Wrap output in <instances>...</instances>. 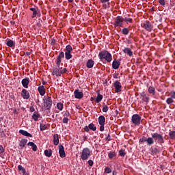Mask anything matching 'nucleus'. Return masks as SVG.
Segmentation results:
<instances>
[{
  "mask_svg": "<svg viewBox=\"0 0 175 175\" xmlns=\"http://www.w3.org/2000/svg\"><path fill=\"white\" fill-rule=\"evenodd\" d=\"M67 70L66 68H62L59 66H56L53 68L52 75L53 76H56L57 77H59L62 73H66Z\"/></svg>",
  "mask_w": 175,
  "mask_h": 175,
  "instance_id": "nucleus-1",
  "label": "nucleus"
},
{
  "mask_svg": "<svg viewBox=\"0 0 175 175\" xmlns=\"http://www.w3.org/2000/svg\"><path fill=\"white\" fill-rule=\"evenodd\" d=\"M98 58L100 59H105L107 62H111V54L107 51H103L99 53Z\"/></svg>",
  "mask_w": 175,
  "mask_h": 175,
  "instance_id": "nucleus-2",
  "label": "nucleus"
},
{
  "mask_svg": "<svg viewBox=\"0 0 175 175\" xmlns=\"http://www.w3.org/2000/svg\"><path fill=\"white\" fill-rule=\"evenodd\" d=\"M151 136H152V139L155 140V142H157L159 144H163V143H165V139L162 134L154 133H152Z\"/></svg>",
  "mask_w": 175,
  "mask_h": 175,
  "instance_id": "nucleus-3",
  "label": "nucleus"
},
{
  "mask_svg": "<svg viewBox=\"0 0 175 175\" xmlns=\"http://www.w3.org/2000/svg\"><path fill=\"white\" fill-rule=\"evenodd\" d=\"M90 157H91V150L90 148H83L81 152V159H82V161H87Z\"/></svg>",
  "mask_w": 175,
  "mask_h": 175,
  "instance_id": "nucleus-4",
  "label": "nucleus"
},
{
  "mask_svg": "<svg viewBox=\"0 0 175 175\" xmlns=\"http://www.w3.org/2000/svg\"><path fill=\"white\" fill-rule=\"evenodd\" d=\"M44 106L46 110H50L51 107H53V100L51 99V97L49 96H45L44 97Z\"/></svg>",
  "mask_w": 175,
  "mask_h": 175,
  "instance_id": "nucleus-5",
  "label": "nucleus"
},
{
  "mask_svg": "<svg viewBox=\"0 0 175 175\" xmlns=\"http://www.w3.org/2000/svg\"><path fill=\"white\" fill-rule=\"evenodd\" d=\"M131 122L135 126H139L142 122V116L137 113L133 115L131 117Z\"/></svg>",
  "mask_w": 175,
  "mask_h": 175,
  "instance_id": "nucleus-6",
  "label": "nucleus"
},
{
  "mask_svg": "<svg viewBox=\"0 0 175 175\" xmlns=\"http://www.w3.org/2000/svg\"><path fill=\"white\" fill-rule=\"evenodd\" d=\"M113 25H114L115 28L117 27H123L124 26V17H122L121 16H118L115 18Z\"/></svg>",
  "mask_w": 175,
  "mask_h": 175,
  "instance_id": "nucleus-7",
  "label": "nucleus"
},
{
  "mask_svg": "<svg viewBox=\"0 0 175 175\" xmlns=\"http://www.w3.org/2000/svg\"><path fill=\"white\" fill-rule=\"evenodd\" d=\"M142 28H144V29H146V31H148V32H151V31H152V28H154V26H152L151 23L148 21H146L142 23Z\"/></svg>",
  "mask_w": 175,
  "mask_h": 175,
  "instance_id": "nucleus-8",
  "label": "nucleus"
},
{
  "mask_svg": "<svg viewBox=\"0 0 175 175\" xmlns=\"http://www.w3.org/2000/svg\"><path fill=\"white\" fill-rule=\"evenodd\" d=\"M145 142H146L148 146H152V144H154V139L151 137L147 138L146 137L143 136L139 139V143H145Z\"/></svg>",
  "mask_w": 175,
  "mask_h": 175,
  "instance_id": "nucleus-9",
  "label": "nucleus"
},
{
  "mask_svg": "<svg viewBox=\"0 0 175 175\" xmlns=\"http://www.w3.org/2000/svg\"><path fill=\"white\" fill-rule=\"evenodd\" d=\"M141 99L146 103L150 102V96L146 94V92H143L140 94Z\"/></svg>",
  "mask_w": 175,
  "mask_h": 175,
  "instance_id": "nucleus-10",
  "label": "nucleus"
},
{
  "mask_svg": "<svg viewBox=\"0 0 175 175\" xmlns=\"http://www.w3.org/2000/svg\"><path fill=\"white\" fill-rule=\"evenodd\" d=\"M74 96L76 99H81L84 96L83 92H79V90H75L74 92Z\"/></svg>",
  "mask_w": 175,
  "mask_h": 175,
  "instance_id": "nucleus-11",
  "label": "nucleus"
},
{
  "mask_svg": "<svg viewBox=\"0 0 175 175\" xmlns=\"http://www.w3.org/2000/svg\"><path fill=\"white\" fill-rule=\"evenodd\" d=\"M59 154L61 158H65L66 154H65V150L64 148V146L59 144Z\"/></svg>",
  "mask_w": 175,
  "mask_h": 175,
  "instance_id": "nucleus-12",
  "label": "nucleus"
},
{
  "mask_svg": "<svg viewBox=\"0 0 175 175\" xmlns=\"http://www.w3.org/2000/svg\"><path fill=\"white\" fill-rule=\"evenodd\" d=\"M62 58H65V53L64 52H60L59 55L57 56V58L56 59V64L57 65H58L59 66V65H61V59H62Z\"/></svg>",
  "mask_w": 175,
  "mask_h": 175,
  "instance_id": "nucleus-13",
  "label": "nucleus"
},
{
  "mask_svg": "<svg viewBox=\"0 0 175 175\" xmlns=\"http://www.w3.org/2000/svg\"><path fill=\"white\" fill-rule=\"evenodd\" d=\"M21 95L23 99H29V92L25 89L21 91Z\"/></svg>",
  "mask_w": 175,
  "mask_h": 175,
  "instance_id": "nucleus-14",
  "label": "nucleus"
},
{
  "mask_svg": "<svg viewBox=\"0 0 175 175\" xmlns=\"http://www.w3.org/2000/svg\"><path fill=\"white\" fill-rule=\"evenodd\" d=\"M113 86L116 89V92H121V88L122 86L121 85V83L120 81H116V82H114Z\"/></svg>",
  "mask_w": 175,
  "mask_h": 175,
  "instance_id": "nucleus-15",
  "label": "nucleus"
},
{
  "mask_svg": "<svg viewBox=\"0 0 175 175\" xmlns=\"http://www.w3.org/2000/svg\"><path fill=\"white\" fill-rule=\"evenodd\" d=\"M31 12H33V14L31 15V18H35L37 14H39V8H31L29 9Z\"/></svg>",
  "mask_w": 175,
  "mask_h": 175,
  "instance_id": "nucleus-16",
  "label": "nucleus"
},
{
  "mask_svg": "<svg viewBox=\"0 0 175 175\" xmlns=\"http://www.w3.org/2000/svg\"><path fill=\"white\" fill-rule=\"evenodd\" d=\"M38 90L41 96H44V94H46V89L44 85L39 86Z\"/></svg>",
  "mask_w": 175,
  "mask_h": 175,
  "instance_id": "nucleus-17",
  "label": "nucleus"
},
{
  "mask_svg": "<svg viewBox=\"0 0 175 175\" xmlns=\"http://www.w3.org/2000/svg\"><path fill=\"white\" fill-rule=\"evenodd\" d=\"M29 84V78H25L22 80V85L24 88H28V85Z\"/></svg>",
  "mask_w": 175,
  "mask_h": 175,
  "instance_id": "nucleus-18",
  "label": "nucleus"
},
{
  "mask_svg": "<svg viewBox=\"0 0 175 175\" xmlns=\"http://www.w3.org/2000/svg\"><path fill=\"white\" fill-rule=\"evenodd\" d=\"M108 158H109V159H116V158H117V152L110 151L108 154Z\"/></svg>",
  "mask_w": 175,
  "mask_h": 175,
  "instance_id": "nucleus-19",
  "label": "nucleus"
},
{
  "mask_svg": "<svg viewBox=\"0 0 175 175\" xmlns=\"http://www.w3.org/2000/svg\"><path fill=\"white\" fill-rule=\"evenodd\" d=\"M19 133L23 136H27V137H32V135L25 130H19Z\"/></svg>",
  "mask_w": 175,
  "mask_h": 175,
  "instance_id": "nucleus-20",
  "label": "nucleus"
},
{
  "mask_svg": "<svg viewBox=\"0 0 175 175\" xmlns=\"http://www.w3.org/2000/svg\"><path fill=\"white\" fill-rule=\"evenodd\" d=\"M123 52L124 53V54H128L129 57H132V55H133V52L132 51L131 48H124Z\"/></svg>",
  "mask_w": 175,
  "mask_h": 175,
  "instance_id": "nucleus-21",
  "label": "nucleus"
},
{
  "mask_svg": "<svg viewBox=\"0 0 175 175\" xmlns=\"http://www.w3.org/2000/svg\"><path fill=\"white\" fill-rule=\"evenodd\" d=\"M105 122H106V118H105L103 116H100L98 117V124L99 125H105Z\"/></svg>",
  "mask_w": 175,
  "mask_h": 175,
  "instance_id": "nucleus-22",
  "label": "nucleus"
},
{
  "mask_svg": "<svg viewBox=\"0 0 175 175\" xmlns=\"http://www.w3.org/2000/svg\"><path fill=\"white\" fill-rule=\"evenodd\" d=\"M27 143H28V139H23L21 140L19 143V146L21 148H24L25 146H27Z\"/></svg>",
  "mask_w": 175,
  "mask_h": 175,
  "instance_id": "nucleus-23",
  "label": "nucleus"
},
{
  "mask_svg": "<svg viewBox=\"0 0 175 175\" xmlns=\"http://www.w3.org/2000/svg\"><path fill=\"white\" fill-rule=\"evenodd\" d=\"M53 144L55 146H58V144H59V139L58 138V134H55L53 135Z\"/></svg>",
  "mask_w": 175,
  "mask_h": 175,
  "instance_id": "nucleus-24",
  "label": "nucleus"
},
{
  "mask_svg": "<svg viewBox=\"0 0 175 175\" xmlns=\"http://www.w3.org/2000/svg\"><path fill=\"white\" fill-rule=\"evenodd\" d=\"M27 146H29L30 147H31L33 151H38V146H36V144H35V143L29 142L27 144Z\"/></svg>",
  "mask_w": 175,
  "mask_h": 175,
  "instance_id": "nucleus-25",
  "label": "nucleus"
},
{
  "mask_svg": "<svg viewBox=\"0 0 175 175\" xmlns=\"http://www.w3.org/2000/svg\"><path fill=\"white\" fill-rule=\"evenodd\" d=\"M31 117L34 121H38V120H39V117H40V115L37 111H34Z\"/></svg>",
  "mask_w": 175,
  "mask_h": 175,
  "instance_id": "nucleus-26",
  "label": "nucleus"
},
{
  "mask_svg": "<svg viewBox=\"0 0 175 175\" xmlns=\"http://www.w3.org/2000/svg\"><path fill=\"white\" fill-rule=\"evenodd\" d=\"M45 157L50 158L53 155V150L51 149L44 150Z\"/></svg>",
  "mask_w": 175,
  "mask_h": 175,
  "instance_id": "nucleus-27",
  "label": "nucleus"
},
{
  "mask_svg": "<svg viewBox=\"0 0 175 175\" xmlns=\"http://www.w3.org/2000/svg\"><path fill=\"white\" fill-rule=\"evenodd\" d=\"M103 99V95L98 93L95 100L96 103H99V102H101Z\"/></svg>",
  "mask_w": 175,
  "mask_h": 175,
  "instance_id": "nucleus-28",
  "label": "nucleus"
},
{
  "mask_svg": "<svg viewBox=\"0 0 175 175\" xmlns=\"http://www.w3.org/2000/svg\"><path fill=\"white\" fill-rule=\"evenodd\" d=\"M148 92L149 94H152V95H155V88L150 86L148 89Z\"/></svg>",
  "mask_w": 175,
  "mask_h": 175,
  "instance_id": "nucleus-29",
  "label": "nucleus"
},
{
  "mask_svg": "<svg viewBox=\"0 0 175 175\" xmlns=\"http://www.w3.org/2000/svg\"><path fill=\"white\" fill-rule=\"evenodd\" d=\"M169 136L171 140H175V131H170Z\"/></svg>",
  "mask_w": 175,
  "mask_h": 175,
  "instance_id": "nucleus-30",
  "label": "nucleus"
},
{
  "mask_svg": "<svg viewBox=\"0 0 175 175\" xmlns=\"http://www.w3.org/2000/svg\"><path fill=\"white\" fill-rule=\"evenodd\" d=\"M57 107L58 110H59L60 111H62V110H64V104L62 103H57Z\"/></svg>",
  "mask_w": 175,
  "mask_h": 175,
  "instance_id": "nucleus-31",
  "label": "nucleus"
},
{
  "mask_svg": "<svg viewBox=\"0 0 175 175\" xmlns=\"http://www.w3.org/2000/svg\"><path fill=\"white\" fill-rule=\"evenodd\" d=\"M88 128L89 129H90L91 131H96V126H95V124H94V123H90L89 125H88Z\"/></svg>",
  "mask_w": 175,
  "mask_h": 175,
  "instance_id": "nucleus-32",
  "label": "nucleus"
},
{
  "mask_svg": "<svg viewBox=\"0 0 175 175\" xmlns=\"http://www.w3.org/2000/svg\"><path fill=\"white\" fill-rule=\"evenodd\" d=\"M18 170H20V172H22L23 174H25V173H27V172L25 171V168L23 167V165H18Z\"/></svg>",
  "mask_w": 175,
  "mask_h": 175,
  "instance_id": "nucleus-33",
  "label": "nucleus"
},
{
  "mask_svg": "<svg viewBox=\"0 0 175 175\" xmlns=\"http://www.w3.org/2000/svg\"><path fill=\"white\" fill-rule=\"evenodd\" d=\"M6 44L7 46H8V47H13V46H14V42H13V40H9L7 42Z\"/></svg>",
  "mask_w": 175,
  "mask_h": 175,
  "instance_id": "nucleus-34",
  "label": "nucleus"
},
{
  "mask_svg": "<svg viewBox=\"0 0 175 175\" xmlns=\"http://www.w3.org/2000/svg\"><path fill=\"white\" fill-rule=\"evenodd\" d=\"M120 61H118V59H115L112 63V66H120Z\"/></svg>",
  "mask_w": 175,
  "mask_h": 175,
  "instance_id": "nucleus-35",
  "label": "nucleus"
},
{
  "mask_svg": "<svg viewBox=\"0 0 175 175\" xmlns=\"http://www.w3.org/2000/svg\"><path fill=\"white\" fill-rule=\"evenodd\" d=\"M65 58L66 59H70V58H72V54H70V52L65 53Z\"/></svg>",
  "mask_w": 175,
  "mask_h": 175,
  "instance_id": "nucleus-36",
  "label": "nucleus"
},
{
  "mask_svg": "<svg viewBox=\"0 0 175 175\" xmlns=\"http://www.w3.org/2000/svg\"><path fill=\"white\" fill-rule=\"evenodd\" d=\"M86 66H94V60H92V59H89V60L87 62Z\"/></svg>",
  "mask_w": 175,
  "mask_h": 175,
  "instance_id": "nucleus-37",
  "label": "nucleus"
},
{
  "mask_svg": "<svg viewBox=\"0 0 175 175\" xmlns=\"http://www.w3.org/2000/svg\"><path fill=\"white\" fill-rule=\"evenodd\" d=\"M66 53H72V51L73 49H72V46H70V45H67V46H66Z\"/></svg>",
  "mask_w": 175,
  "mask_h": 175,
  "instance_id": "nucleus-38",
  "label": "nucleus"
},
{
  "mask_svg": "<svg viewBox=\"0 0 175 175\" xmlns=\"http://www.w3.org/2000/svg\"><path fill=\"white\" fill-rule=\"evenodd\" d=\"M122 33H123V35H128V33H129V29L124 28L122 29Z\"/></svg>",
  "mask_w": 175,
  "mask_h": 175,
  "instance_id": "nucleus-39",
  "label": "nucleus"
},
{
  "mask_svg": "<svg viewBox=\"0 0 175 175\" xmlns=\"http://www.w3.org/2000/svg\"><path fill=\"white\" fill-rule=\"evenodd\" d=\"M124 21H125L126 23H132V21H133V20L132 19V18H129V17H124Z\"/></svg>",
  "mask_w": 175,
  "mask_h": 175,
  "instance_id": "nucleus-40",
  "label": "nucleus"
},
{
  "mask_svg": "<svg viewBox=\"0 0 175 175\" xmlns=\"http://www.w3.org/2000/svg\"><path fill=\"white\" fill-rule=\"evenodd\" d=\"M119 155L120 157H125V155H126V153H125V150H119Z\"/></svg>",
  "mask_w": 175,
  "mask_h": 175,
  "instance_id": "nucleus-41",
  "label": "nucleus"
},
{
  "mask_svg": "<svg viewBox=\"0 0 175 175\" xmlns=\"http://www.w3.org/2000/svg\"><path fill=\"white\" fill-rule=\"evenodd\" d=\"M174 102V100H173V98L171 97V98H168L167 100H166V103L167 105H172V103H173Z\"/></svg>",
  "mask_w": 175,
  "mask_h": 175,
  "instance_id": "nucleus-42",
  "label": "nucleus"
},
{
  "mask_svg": "<svg viewBox=\"0 0 175 175\" xmlns=\"http://www.w3.org/2000/svg\"><path fill=\"white\" fill-rule=\"evenodd\" d=\"M151 152L153 155H155V154H158V152H159V150H158V148H154L152 149Z\"/></svg>",
  "mask_w": 175,
  "mask_h": 175,
  "instance_id": "nucleus-43",
  "label": "nucleus"
},
{
  "mask_svg": "<svg viewBox=\"0 0 175 175\" xmlns=\"http://www.w3.org/2000/svg\"><path fill=\"white\" fill-rule=\"evenodd\" d=\"M103 113H107V111H109V107L107 106V105H104L103 106Z\"/></svg>",
  "mask_w": 175,
  "mask_h": 175,
  "instance_id": "nucleus-44",
  "label": "nucleus"
},
{
  "mask_svg": "<svg viewBox=\"0 0 175 175\" xmlns=\"http://www.w3.org/2000/svg\"><path fill=\"white\" fill-rule=\"evenodd\" d=\"M40 131H46V129H47V125L41 124L40 126Z\"/></svg>",
  "mask_w": 175,
  "mask_h": 175,
  "instance_id": "nucleus-45",
  "label": "nucleus"
},
{
  "mask_svg": "<svg viewBox=\"0 0 175 175\" xmlns=\"http://www.w3.org/2000/svg\"><path fill=\"white\" fill-rule=\"evenodd\" d=\"M105 173H111V169L109 167H105Z\"/></svg>",
  "mask_w": 175,
  "mask_h": 175,
  "instance_id": "nucleus-46",
  "label": "nucleus"
},
{
  "mask_svg": "<svg viewBox=\"0 0 175 175\" xmlns=\"http://www.w3.org/2000/svg\"><path fill=\"white\" fill-rule=\"evenodd\" d=\"M63 124H68L69 122V119L68 118H64L62 120Z\"/></svg>",
  "mask_w": 175,
  "mask_h": 175,
  "instance_id": "nucleus-47",
  "label": "nucleus"
},
{
  "mask_svg": "<svg viewBox=\"0 0 175 175\" xmlns=\"http://www.w3.org/2000/svg\"><path fill=\"white\" fill-rule=\"evenodd\" d=\"M170 95H171V98H172V99H175V92H174V91H172V92H170Z\"/></svg>",
  "mask_w": 175,
  "mask_h": 175,
  "instance_id": "nucleus-48",
  "label": "nucleus"
},
{
  "mask_svg": "<svg viewBox=\"0 0 175 175\" xmlns=\"http://www.w3.org/2000/svg\"><path fill=\"white\" fill-rule=\"evenodd\" d=\"M3 152H5V149H3L2 145H0V154H3Z\"/></svg>",
  "mask_w": 175,
  "mask_h": 175,
  "instance_id": "nucleus-49",
  "label": "nucleus"
},
{
  "mask_svg": "<svg viewBox=\"0 0 175 175\" xmlns=\"http://www.w3.org/2000/svg\"><path fill=\"white\" fill-rule=\"evenodd\" d=\"M100 132H103L105 131V124H100Z\"/></svg>",
  "mask_w": 175,
  "mask_h": 175,
  "instance_id": "nucleus-50",
  "label": "nucleus"
},
{
  "mask_svg": "<svg viewBox=\"0 0 175 175\" xmlns=\"http://www.w3.org/2000/svg\"><path fill=\"white\" fill-rule=\"evenodd\" d=\"M88 163L90 166H94V161L92 160H89Z\"/></svg>",
  "mask_w": 175,
  "mask_h": 175,
  "instance_id": "nucleus-51",
  "label": "nucleus"
},
{
  "mask_svg": "<svg viewBox=\"0 0 175 175\" xmlns=\"http://www.w3.org/2000/svg\"><path fill=\"white\" fill-rule=\"evenodd\" d=\"M159 3H160V5L162 6H165V0H159Z\"/></svg>",
  "mask_w": 175,
  "mask_h": 175,
  "instance_id": "nucleus-52",
  "label": "nucleus"
},
{
  "mask_svg": "<svg viewBox=\"0 0 175 175\" xmlns=\"http://www.w3.org/2000/svg\"><path fill=\"white\" fill-rule=\"evenodd\" d=\"M64 116H65L66 117H69L70 116L69 111H66V112H64Z\"/></svg>",
  "mask_w": 175,
  "mask_h": 175,
  "instance_id": "nucleus-53",
  "label": "nucleus"
},
{
  "mask_svg": "<svg viewBox=\"0 0 175 175\" xmlns=\"http://www.w3.org/2000/svg\"><path fill=\"white\" fill-rule=\"evenodd\" d=\"M105 140H107V142H110V140H111L110 134H108V136L105 138Z\"/></svg>",
  "mask_w": 175,
  "mask_h": 175,
  "instance_id": "nucleus-54",
  "label": "nucleus"
},
{
  "mask_svg": "<svg viewBox=\"0 0 175 175\" xmlns=\"http://www.w3.org/2000/svg\"><path fill=\"white\" fill-rule=\"evenodd\" d=\"M84 131L85 132H90V128L88 127V126H85L84 127Z\"/></svg>",
  "mask_w": 175,
  "mask_h": 175,
  "instance_id": "nucleus-55",
  "label": "nucleus"
},
{
  "mask_svg": "<svg viewBox=\"0 0 175 175\" xmlns=\"http://www.w3.org/2000/svg\"><path fill=\"white\" fill-rule=\"evenodd\" d=\"M30 111H31L32 113L35 111V107H33V106L30 107Z\"/></svg>",
  "mask_w": 175,
  "mask_h": 175,
  "instance_id": "nucleus-56",
  "label": "nucleus"
},
{
  "mask_svg": "<svg viewBox=\"0 0 175 175\" xmlns=\"http://www.w3.org/2000/svg\"><path fill=\"white\" fill-rule=\"evenodd\" d=\"M109 0H100V2H101V3H105L106 2H109Z\"/></svg>",
  "mask_w": 175,
  "mask_h": 175,
  "instance_id": "nucleus-57",
  "label": "nucleus"
},
{
  "mask_svg": "<svg viewBox=\"0 0 175 175\" xmlns=\"http://www.w3.org/2000/svg\"><path fill=\"white\" fill-rule=\"evenodd\" d=\"M25 55H27V57H28L29 55H31V52H26V53H25Z\"/></svg>",
  "mask_w": 175,
  "mask_h": 175,
  "instance_id": "nucleus-58",
  "label": "nucleus"
},
{
  "mask_svg": "<svg viewBox=\"0 0 175 175\" xmlns=\"http://www.w3.org/2000/svg\"><path fill=\"white\" fill-rule=\"evenodd\" d=\"M112 68H113V69L117 70V69H118L119 67L118 66H113Z\"/></svg>",
  "mask_w": 175,
  "mask_h": 175,
  "instance_id": "nucleus-59",
  "label": "nucleus"
},
{
  "mask_svg": "<svg viewBox=\"0 0 175 175\" xmlns=\"http://www.w3.org/2000/svg\"><path fill=\"white\" fill-rule=\"evenodd\" d=\"M5 136V133H3V132H2L1 133V137H3Z\"/></svg>",
  "mask_w": 175,
  "mask_h": 175,
  "instance_id": "nucleus-60",
  "label": "nucleus"
},
{
  "mask_svg": "<svg viewBox=\"0 0 175 175\" xmlns=\"http://www.w3.org/2000/svg\"><path fill=\"white\" fill-rule=\"evenodd\" d=\"M55 40H52L51 44H55Z\"/></svg>",
  "mask_w": 175,
  "mask_h": 175,
  "instance_id": "nucleus-61",
  "label": "nucleus"
},
{
  "mask_svg": "<svg viewBox=\"0 0 175 175\" xmlns=\"http://www.w3.org/2000/svg\"><path fill=\"white\" fill-rule=\"evenodd\" d=\"M42 84L44 85V84H46V81H42Z\"/></svg>",
  "mask_w": 175,
  "mask_h": 175,
  "instance_id": "nucleus-62",
  "label": "nucleus"
},
{
  "mask_svg": "<svg viewBox=\"0 0 175 175\" xmlns=\"http://www.w3.org/2000/svg\"><path fill=\"white\" fill-rule=\"evenodd\" d=\"M68 2H73V0H68Z\"/></svg>",
  "mask_w": 175,
  "mask_h": 175,
  "instance_id": "nucleus-63",
  "label": "nucleus"
},
{
  "mask_svg": "<svg viewBox=\"0 0 175 175\" xmlns=\"http://www.w3.org/2000/svg\"><path fill=\"white\" fill-rule=\"evenodd\" d=\"M113 175H117L116 174H115L114 172H113Z\"/></svg>",
  "mask_w": 175,
  "mask_h": 175,
  "instance_id": "nucleus-64",
  "label": "nucleus"
}]
</instances>
